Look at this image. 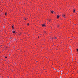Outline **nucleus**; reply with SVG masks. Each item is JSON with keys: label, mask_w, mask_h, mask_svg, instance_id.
<instances>
[{"label": "nucleus", "mask_w": 78, "mask_h": 78, "mask_svg": "<svg viewBox=\"0 0 78 78\" xmlns=\"http://www.w3.org/2000/svg\"><path fill=\"white\" fill-rule=\"evenodd\" d=\"M59 26H58V27H59Z\"/></svg>", "instance_id": "14"}, {"label": "nucleus", "mask_w": 78, "mask_h": 78, "mask_svg": "<svg viewBox=\"0 0 78 78\" xmlns=\"http://www.w3.org/2000/svg\"><path fill=\"white\" fill-rule=\"evenodd\" d=\"M76 50H77V51H78V49H77Z\"/></svg>", "instance_id": "11"}, {"label": "nucleus", "mask_w": 78, "mask_h": 78, "mask_svg": "<svg viewBox=\"0 0 78 78\" xmlns=\"http://www.w3.org/2000/svg\"><path fill=\"white\" fill-rule=\"evenodd\" d=\"M13 33H16V32L15 31H12Z\"/></svg>", "instance_id": "9"}, {"label": "nucleus", "mask_w": 78, "mask_h": 78, "mask_svg": "<svg viewBox=\"0 0 78 78\" xmlns=\"http://www.w3.org/2000/svg\"><path fill=\"white\" fill-rule=\"evenodd\" d=\"M54 38L55 39H57V37H54Z\"/></svg>", "instance_id": "7"}, {"label": "nucleus", "mask_w": 78, "mask_h": 78, "mask_svg": "<svg viewBox=\"0 0 78 78\" xmlns=\"http://www.w3.org/2000/svg\"><path fill=\"white\" fill-rule=\"evenodd\" d=\"M59 15H57V17L58 19V18H59Z\"/></svg>", "instance_id": "5"}, {"label": "nucleus", "mask_w": 78, "mask_h": 78, "mask_svg": "<svg viewBox=\"0 0 78 78\" xmlns=\"http://www.w3.org/2000/svg\"><path fill=\"white\" fill-rule=\"evenodd\" d=\"M75 12V9L73 10V12Z\"/></svg>", "instance_id": "6"}, {"label": "nucleus", "mask_w": 78, "mask_h": 78, "mask_svg": "<svg viewBox=\"0 0 78 78\" xmlns=\"http://www.w3.org/2000/svg\"><path fill=\"white\" fill-rule=\"evenodd\" d=\"M5 16H7V13H5Z\"/></svg>", "instance_id": "8"}, {"label": "nucleus", "mask_w": 78, "mask_h": 78, "mask_svg": "<svg viewBox=\"0 0 78 78\" xmlns=\"http://www.w3.org/2000/svg\"><path fill=\"white\" fill-rule=\"evenodd\" d=\"M24 20H27V19H26V18H25V19H24Z\"/></svg>", "instance_id": "13"}, {"label": "nucleus", "mask_w": 78, "mask_h": 78, "mask_svg": "<svg viewBox=\"0 0 78 78\" xmlns=\"http://www.w3.org/2000/svg\"><path fill=\"white\" fill-rule=\"evenodd\" d=\"M42 27H45V24H42Z\"/></svg>", "instance_id": "1"}, {"label": "nucleus", "mask_w": 78, "mask_h": 78, "mask_svg": "<svg viewBox=\"0 0 78 78\" xmlns=\"http://www.w3.org/2000/svg\"><path fill=\"white\" fill-rule=\"evenodd\" d=\"M53 12H54V11H51V12L52 14H53Z\"/></svg>", "instance_id": "2"}, {"label": "nucleus", "mask_w": 78, "mask_h": 78, "mask_svg": "<svg viewBox=\"0 0 78 78\" xmlns=\"http://www.w3.org/2000/svg\"><path fill=\"white\" fill-rule=\"evenodd\" d=\"M29 25V24L28 23H27V25H28H28Z\"/></svg>", "instance_id": "10"}, {"label": "nucleus", "mask_w": 78, "mask_h": 78, "mask_svg": "<svg viewBox=\"0 0 78 78\" xmlns=\"http://www.w3.org/2000/svg\"><path fill=\"white\" fill-rule=\"evenodd\" d=\"M65 15H62V17H65Z\"/></svg>", "instance_id": "3"}, {"label": "nucleus", "mask_w": 78, "mask_h": 78, "mask_svg": "<svg viewBox=\"0 0 78 78\" xmlns=\"http://www.w3.org/2000/svg\"><path fill=\"white\" fill-rule=\"evenodd\" d=\"M5 58H7V57H5Z\"/></svg>", "instance_id": "12"}, {"label": "nucleus", "mask_w": 78, "mask_h": 78, "mask_svg": "<svg viewBox=\"0 0 78 78\" xmlns=\"http://www.w3.org/2000/svg\"><path fill=\"white\" fill-rule=\"evenodd\" d=\"M12 29H13L14 28V26H12Z\"/></svg>", "instance_id": "4"}]
</instances>
